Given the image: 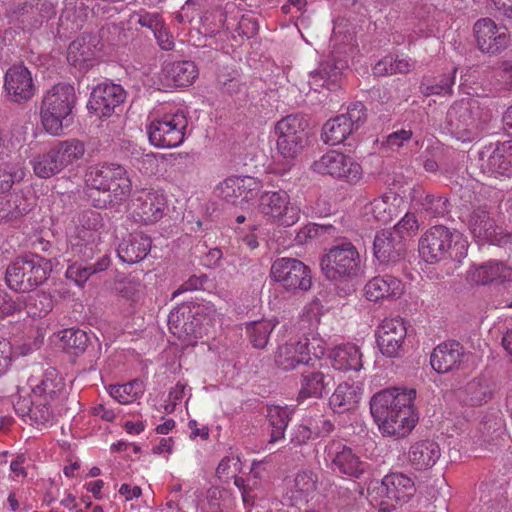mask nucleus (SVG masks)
<instances>
[{
	"label": "nucleus",
	"mask_w": 512,
	"mask_h": 512,
	"mask_svg": "<svg viewBox=\"0 0 512 512\" xmlns=\"http://www.w3.org/2000/svg\"><path fill=\"white\" fill-rule=\"evenodd\" d=\"M374 255L381 263L397 261L405 251V244L391 230H382L375 236Z\"/></svg>",
	"instance_id": "33"
},
{
	"label": "nucleus",
	"mask_w": 512,
	"mask_h": 512,
	"mask_svg": "<svg viewBox=\"0 0 512 512\" xmlns=\"http://www.w3.org/2000/svg\"><path fill=\"white\" fill-rule=\"evenodd\" d=\"M333 384V377L323 371H305L301 375V388L297 400L321 398L328 393Z\"/></svg>",
	"instance_id": "32"
},
{
	"label": "nucleus",
	"mask_w": 512,
	"mask_h": 512,
	"mask_svg": "<svg viewBox=\"0 0 512 512\" xmlns=\"http://www.w3.org/2000/svg\"><path fill=\"white\" fill-rule=\"evenodd\" d=\"M383 436L394 437L396 439L406 437L415 427L418 420L417 413L414 408L408 409L406 416H400V412L387 415L386 421L389 428L384 427V422L378 418H373Z\"/></svg>",
	"instance_id": "36"
},
{
	"label": "nucleus",
	"mask_w": 512,
	"mask_h": 512,
	"mask_svg": "<svg viewBox=\"0 0 512 512\" xmlns=\"http://www.w3.org/2000/svg\"><path fill=\"white\" fill-rule=\"evenodd\" d=\"M414 18L418 21V31L422 34L432 32L440 12L430 3H419L413 10Z\"/></svg>",
	"instance_id": "51"
},
{
	"label": "nucleus",
	"mask_w": 512,
	"mask_h": 512,
	"mask_svg": "<svg viewBox=\"0 0 512 512\" xmlns=\"http://www.w3.org/2000/svg\"><path fill=\"white\" fill-rule=\"evenodd\" d=\"M51 149L61 170L82 159L85 154L84 144L77 139L62 141Z\"/></svg>",
	"instance_id": "45"
},
{
	"label": "nucleus",
	"mask_w": 512,
	"mask_h": 512,
	"mask_svg": "<svg viewBox=\"0 0 512 512\" xmlns=\"http://www.w3.org/2000/svg\"><path fill=\"white\" fill-rule=\"evenodd\" d=\"M457 68H453L450 74L443 75L439 82L429 84L426 82L421 83V90L426 96L430 95H449L452 92V86L455 82V75Z\"/></svg>",
	"instance_id": "56"
},
{
	"label": "nucleus",
	"mask_w": 512,
	"mask_h": 512,
	"mask_svg": "<svg viewBox=\"0 0 512 512\" xmlns=\"http://www.w3.org/2000/svg\"><path fill=\"white\" fill-rule=\"evenodd\" d=\"M324 276L331 281H347L362 273V260L357 248L348 241L333 245L320 259Z\"/></svg>",
	"instance_id": "5"
},
{
	"label": "nucleus",
	"mask_w": 512,
	"mask_h": 512,
	"mask_svg": "<svg viewBox=\"0 0 512 512\" xmlns=\"http://www.w3.org/2000/svg\"><path fill=\"white\" fill-rule=\"evenodd\" d=\"M50 272L51 264L48 260L36 254H27L7 266L5 280L10 289L25 293L42 285Z\"/></svg>",
	"instance_id": "4"
},
{
	"label": "nucleus",
	"mask_w": 512,
	"mask_h": 512,
	"mask_svg": "<svg viewBox=\"0 0 512 512\" xmlns=\"http://www.w3.org/2000/svg\"><path fill=\"white\" fill-rule=\"evenodd\" d=\"M186 384L183 382H177V384L169 391L167 403L165 405V411L172 413L175 410L176 405L181 402L184 397Z\"/></svg>",
	"instance_id": "63"
},
{
	"label": "nucleus",
	"mask_w": 512,
	"mask_h": 512,
	"mask_svg": "<svg viewBox=\"0 0 512 512\" xmlns=\"http://www.w3.org/2000/svg\"><path fill=\"white\" fill-rule=\"evenodd\" d=\"M305 126L298 115H288L275 124L276 149L285 160H293L302 150Z\"/></svg>",
	"instance_id": "13"
},
{
	"label": "nucleus",
	"mask_w": 512,
	"mask_h": 512,
	"mask_svg": "<svg viewBox=\"0 0 512 512\" xmlns=\"http://www.w3.org/2000/svg\"><path fill=\"white\" fill-rule=\"evenodd\" d=\"M110 265V257L107 254L102 255L95 263L84 266L72 264L67 268V278L73 280L77 285H83L91 275L106 270Z\"/></svg>",
	"instance_id": "47"
},
{
	"label": "nucleus",
	"mask_w": 512,
	"mask_h": 512,
	"mask_svg": "<svg viewBox=\"0 0 512 512\" xmlns=\"http://www.w3.org/2000/svg\"><path fill=\"white\" fill-rule=\"evenodd\" d=\"M139 288L140 283L131 279L119 280L115 283L114 287L118 295L130 300H133L136 297L139 292Z\"/></svg>",
	"instance_id": "60"
},
{
	"label": "nucleus",
	"mask_w": 512,
	"mask_h": 512,
	"mask_svg": "<svg viewBox=\"0 0 512 512\" xmlns=\"http://www.w3.org/2000/svg\"><path fill=\"white\" fill-rule=\"evenodd\" d=\"M473 29L478 48L483 53L496 55L509 45L510 36L506 29L497 27L489 18L476 21Z\"/></svg>",
	"instance_id": "20"
},
{
	"label": "nucleus",
	"mask_w": 512,
	"mask_h": 512,
	"mask_svg": "<svg viewBox=\"0 0 512 512\" xmlns=\"http://www.w3.org/2000/svg\"><path fill=\"white\" fill-rule=\"evenodd\" d=\"M132 214L136 221L154 224L164 216L166 198L155 189L135 190L132 198Z\"/></svg>",
	"instance_id": "17"
},
{
	"label": "nucleus",
	"mask_w": 512,
	"mask_h": 512,
	"mask_svg": "<svg viewBox=\"0 0 512 512\" xmlns=\"http://www.w3.org/2000/svg\"><path fill=\"white\" fill-rule=\"evenodd\" d=\"M407 328L402 318H387L382 321L376 331L377 345L383 355L396 357L400 354Z\"/></svg>",
	"instance_id": "21"
},
{
	"label": "nucleus",
	"mask_w": 512,
	"mask_h": 512,
	"mask_svg": "<svg viewBox=\"0 0 512 512\" xmlns=\"http://www.w3.org/2000/svg\"><path fill=\"white\" fill-rule=\"evenodd\" d=\"M13 359V349L7 339H0V376L3 375L11 366Z\"/></svg>",
	"instance_id": "64"
},
{
	"label": "nucleus",
	"mask_w": 512,
	"mask_h": 512,
	"mask_svg": "<svg viewBox=\"0 0 512 512\" xmlns=\"http://www.w3.org/2000/svg\"><path fill=\"white\" fill-rule=\"evenodd\" d=\"M478 166L488 176L512 177V140L485 146L479 153Z\"/></svg>",
	"instance_id": "16"
},
{
	"label": "nucleus",
	"mask_w": 512,
	"mask_h": 512,
	"mask_svg": "<svg viewBox=\"0 0 512 512\" xmlns=\"http://www.w3.org/2000/svg\"><path fill=\"white\" fill-rule=\"evenodd\" d=\"M478 110L477 102L470 99L454 103L447 112L450 133L462 142L474 140L480 126Z\"/></svg>",
	"instance_id": "8"
},
{
	"label": "nucleus",
	"mask_w": 512,
	"mask_h": 512,
	"mask_svg": "<svg viewBox=\"0 0 512 512\" xmlns=\"http://www.w3.org/2000/svg\"><path fill=\"white\" fill-rule=\"evenodd\" d=\"M308 346L306 338L290 339L279 345L274 355L276 366L283 371H291L301 364L309 365L312 358Z\"/></svg>",
	"instance_id": "24"
},
{
	"label": "nucleus",
	"mask_w": 512,
	"mask_h": 512,
	"mask_svg": "<svg viewBox=\"0 0 512 512\" xmlns=\"http://www.w3.org/2000/svg\"><path fill=\"white\" fill-rule=\"evenodd\" d=\"M440 455L438 443L425 439L417 441L410 446L408 459L416 470H426L436 464Z\"/></svg>",
	"instance_id": "35"
},
{
	"label": "nucleus",
	"mask_w": 512,
	"mask_h": 512,
	"mask_svg": "<svg viewBox=\"0 0 512 512\" xmlns=\"http://www.w3.org/2000/svg\"><path fill=\"white\" fill-rule=\"evenodd\" d=\"M4 89L10 101L27 102L35 94L31 72L24 65H13L5 74Z\"/></svg>",
	"instance_id": "23"
},
{
	"label": "nucleus",
	"mask_w": 512,
	"mask_h": 512,
	"mask_svg": "<svg viewBox=\"0 0 512 512\" xmlns=\"http://www.w3.org/2000/svg\"><path fill=\"white\" fill-rule=\"evenodd\" d=\"M471 283L499 287L512 284V267L500 260H489L468 271Z\"/></svg>",
	"instance_id": "22"
},
{
	"label": "nucleus",
	"mask_w": 512,
	"mask_h": 512,
	"mask_svg": "<svg viewBox=\"0 0 512 512\" xmlns=\"http://www.w3.org/2000/svg\"><path fill=\"white\" fill-rule=\"evenodd\" d=\"M328 227L325 225L319 224H309L300 229V231L296 234L295 241L299 245L306 244L309 240L318 237L319 235L325 233Z\"/></svg>",
	"instance_id": "59"
},
{
	"label": "nucleus",
	"mask_w": 512,
	"mask_h": 512,
	"mask_svg": "<svg viewBox=\"0 0 512 512\" xmlns=\"http://www.w3.org/2000/svg\"><path fill=\"white\" fill-rule=\"evenodd\" d=\"M137 23L142 27L150 29L153 34L164 25V22L158 13H149L145 11L138 13Z\"/></svg>",
	"instance_id": "62"
},
{
	"label": "nucleus",
	"mask_w": 512,
	"mask_h": 512,
	"mask_svg": "<svg viewBox=\"0 0 512 512\" xmlns=\"http://www.w3.org/2000/svg\"><path fill=\"white\" fill-rule=\"evenodd\" d=\"M366 109L361 102L348 106L346 113L329 119L323 126L322 139L326 144L338 145L344 142L366 120Z\"/></svg>",
	"instance_id": "11"
},
{
	"label": "nucleus",
	"mask_w": 512,
	"mask_h": 512,
	"mask_svg": "<svg viewBox=\"0 0 512 512\" xmlns=\"http://www.w3.org/2000/svg\"><path fill=\"white\" fill-rule=\"evenodd\" d=\"M362 355L354 344H345L336 347L330 354L332 365L341 371H359L362 367Z\"/></svg>",
	"instance_id": "40"
},
{
	"label": "nucleus",
	"mask_w": 512,
	"mask_h": 512,
	"mask_svg": "<svg viewBox=\"0 0 512 512\" xmlns=\"http://www.w3.org/2000/svg\"><path fill=\"white\" fill-rule=\"evenodd\" d=\"M313 171L338 180L357 183L363 176L361 165L349 155L330 150L312 164Z\"/></svg>",
	"instance_id": "14"
},
{
	"label": "nucleus",
	"mask_w": 512,
	"mask_h": 512,
	"mask_svg": "<svg viewBox=\"0 0 512 512\" xmlns=\"http://www.w3.org/2000/svg\"><path fill=\"white\" fill-rule=\"evenodd\" d=\"M386 497L403 505L408 503L416 493L414 479L401 472H392L385 475L381 482Z\"/></svg>",
	"instance_id": "27"
},
{
	"label": "nucleus",
	"mask_w": 512,
	"mask_h": 512,
	"mask_svg": "<svg viewBox=\"0 0 512 512\" xmlns=\"http://www.w3.org/2000/svg\"><path fill=\"white\" fill-rule=\"evenodd\" d=\"M31 393L59 406L66 398L64 380L56 369L48 368L40 382L32 387Z\"/></svg>",
	"instance_id": "29"
},
{
	"label": "nucleus",
	"mask_w": 512,
	"mask_h": 512,
	"mask_svg": "<svg viewBox=\"0 0 512 512\" xmlns=\"http://www.w3.org/2000/svg\"><path fill=\"white\" fill-rule=\"evenodd\" d=\"M31 165L34 174L43 179L50 178L62 171L52 149L34 157L31 160Z\"/></svg>",
	"instance_id": "50"
},
{
	"label": "nucleus",
	"mask_w": 512,
	"mask_h": 512,
	"mask_svg": "<svg viewBox=\"0 0 512 512\" xmlns=\"http://www.w3.org/2000/svg\"><path fill=\"white\" fill-rule=\"evenodd\" d=\"M27 314L33 318L46 316L53 308V301L49 294L41 292L27 296L25 301Z\"/></svg>",
	"instance_id": "53"
},
{
	"label": "nucleus",
	"mask_w": 512,
	"mask_h": 512,
	"mask_svg": "<svg viewBox=\"0 0 512 512\" xmlns=\"http://www.w3.org/2000/svg\"><path fill=\"white\" fill-rule=\"evenodd\" d=\"M419 230V223L413 213H406L401 220L394 226L393 233L404 241L416 235Z\"/></svg>",
	"instance_id": "58"
},
{
	"label": "nucleus",
	"mask_w": 512,
	"mask_h": 512,
	"mask_svg": "<svg viewBox=\"0 0 512 512\" xmlns=\"http://www.w3.org/2000/svg\"><path fill=\"white\" fill-rule=\"evenodd\" d=\"M169 329L174 335L182 337V335L193 336L197 338L201 335L194 326L193 322L188 323L185 320L184 313H182V319L180 318V309H174L168 316Z\"/></svg>",
	"instance_id": "55"
},
{
	"label": "nucleus",
	"mask_w": 512,
	"mask_h": 512,
	"mask_svg": "<svg viewBox=\"0 0 512 512\" xmlns=\"http://www.w3.org/2000/svg\"><path fill=\"white\" fill-rule=\"evenodd\" d=\"M60 341L63 349L75 356L84 353L90 344L88 334L79 328H68L61 331Z\"/></svg>",
	"instance_id": "49"
},
{
	"label": "nucleus",
	"mask_w": 512,
	"mask_h": 512,
	"mask_svg": "<svg viewBox=\"0 0 512 512\" xmlns=\"http://www.w3.org/2000/svg\"><path fill=\"white\" fill-rule=\"evenodd\" d=\"M473 237L479 242H488L493 245L504 246L512 241V234L505 233L497 225L488 212L483 208L472 211L468 221Z\"/></svg>",
	"instance_id": "18"
},
{
	"label": "nucleus",
	"mask_w": 512,
	"mask_h": 512,
	"mask_svg": "<svg viewBox=\"0 0 512 512\" xmlns=\"http://www.w3.org/2000/svg\"><path fill=\"white\" fill-rule=\"evenodd\" d=\"M81 228L88 232L99 233V229L103 226L101 215L95 211L85 212L80 220Z\"/></svg>",
	"instance_id": "61"
},
{
	"label": "nucleus",
	"mask_w": 512,
	"mask_h": 512,
	"mask_svg": "<svg viewBox=\"0 0 512 512\" xmlns=\"http://www.w3.org/2000/svg\"><path fill=\"white\" fill-rule=\"evenodd\" d=\"M324 459L333 472L351 478H360L368 468L367 462L341 440L333 439L326 444Z\"/></svg>",
	"instance_id": "12"
},
{
	"label": "nucleus",
	"mask_w": 512,
	"mask_h": 512,
	"mask_svg": "<svg viewBox=\"0 0 512 512\" xmlns=\"http://www.w3.org/2000/svg\"><path fill=\"white\" fill-rule=\"evenodd\" d=\"M259 212L270 222L290 227L300 219V209L291 203L284 190L264 191L259 197Z\"/></svg>",
	"instance_id": "9"
},
{
	"label": "nucleus",
	"mask_w": 512,
	"mask_h": 512,
	"mask_svg": "<svg viewBox=\"0 0 512 512\" xmlns=\"http://www.w3.org/2000/svg\"><path fill=\"white\" fill-rule=\"evenodd\" d=\"M99 242V233L78 230L77 235L70 241V247L74 257L87 262L99 251Z\"/></svg>",
	"instance_id": "41"
},
{
	"label": "nucleus",
	"mask_w": 512,
	"mask_h": 512,
	"mask_svg": "<svg viewBox=\"0 0 512 512\" xmlns=\"http://www.w3.org/2000/svg\"><path fill=\"white\" fill-rule=\"evenodd\" d=\"M109 394L119 403L129 404L143 394V385L139 380H134L122 385H111Z\"/></svg>",
	"instance_id": "52"
},
{
	"label": "nucleus",
	"mask_w": 512,
	"mask_h": 512,
	"mask_svg": "<svg viewBox=\"0 0 512 512\" xmlns=\"http://www.w3.org/2000/svg\"><path fill=\"white\" fill-rule=\"evenodd\" d=\"M416 392L413 389L391 388L376 393L370 400V412L373 418H378L386 423L387 415L400 412V416H406L408 409L414 408L413 401Z\"/></svg>",
	"instance_id": "10"
},
{
	"label": "nucleus",
	"mask_w": 512,
	"mask_h": 512,
	"mask_svg": "<svg viewBox=\"0 0 512 512\" xmlns=\"http://www.w3.org/2000/svg\"><path fill=\"white\" fill-rule=\"evenodd\" d=\"M256 186L257 183L252 177H229L217 185L215 193L227 202L234 203L240 197L247 199Z\"/></svg>",
	"instance_id": "37"
},
{
	"label": "nucleus",
	"mask_w": 512,
	"mask_h": 512,
	"mask_svg": "<svg viewBox=\"0 0 512 512\" xmlns=\"http://www.w3.org/2000/svg\"><path fill=\"white\" fill-rule=\"evenodd\" d=\"M365 296L370 301L395 299L402 295L403 287L399 279L391 275L376 276L367 282Z\"/></svg>",
	"instance_id": "31"
},
{
	"label": "nucleus",
	"mask_w": 512,
	"mask_h": 512,
	"mask_svg": "<svg viewBox=\"0 0 512 512\" xmlns=\"http://www.w3.org/2000/svg\"><path fill=\"white\" fill-rule=\"evenodd\" d=\"M271 279L290 292L308 291L312 286L311 271L296 258H277L270 269Z\"/></svg>",
	"instance_id": "7"
},
{
	"label": "nucleus",
	"mask_w": 512,
	"mask_h": 512,
	"mask_svg": "<svg viewBox=\"0 0 512 512\" xmlns=\"http://www.w3.org/2000/svg\"><path fill=\"white\" fill-rule=\"evenodd\" d=\"M468 246V241L458 231L435 225L419 239V254L429 264L447 259L461 262L467 256Z\"/></svg>",
	"instance_id": "2"
},
{
	"label": "nucleus",
	"mask_w": 512,
	"mask_h": 512,
	"mask_svg": "<svg viewBox=\"0 0 512 512\" xmlns=\"http://www.w3.org/2000/svg\"><path fill=\"white\" fill-rule=\"evenodd\" d=\"M494 384L485 377L474 378L465 387L466 402L471 406L487 403L492 399Z\"/></svg>",
	"instance_id": "46"
},
{
	"label": "nucleus",
	"mask_w": 512,
	"mask_h": 512,
	"mask_svg": "<svg viewBox=\"0 0 512 512\" xmlns=\"http://www.w3.org/2000/svg\"><path fill=\"white\" fill-rule=\"evenodd\" d=\"M347 68V60L333 56L322 63L318 70L310 73L309 83L315 91L323 87L335 90L339 86L343 71Z\"/></svg>",
	"instance_id": "26"
},
{
	"label": "nucleus",
	"mask_w": 512,
	"mask_h": 512,
	"mask_svg": "<svg viewBox=\"0 0 512 512\" xmlns=\"http://www.w3.org/2000/svg\"><path fill=\"white\" fill-rule=\"evenodd\" d=\"M317 487V476L312 471H300L293 480V484L288 491V497L294 501L292 505L298 502H308V497L313 494Z\"/></svg>",
	"instance_id": "43"
},
{
	"label": "nucleus",
	"mask_w": 512,
	"mask_h": 512,
	"mask_svg": "<svg viewBox=\"0 0 512 512\" xmlns=\"http://www.w3.org/2000/svg\"><path fill=\"white\" fill-rule=\"evenodd\" d=\"M464 354L459 342L446 341L433 349L430 364L437 373L445 374L460 368Z\"/></svg>",
	"instance_id": "25"
},
{
	"label": "nucleus",
	"mask_w": 512,
	"mask_h": 512,
	"mask_svg": "<svg viewBox=\"0 0 512 512\" xmlns=\"http://www.w3.org/2000/svg\"><path fill=\"white\" fill-rule=\"evenodd\" d=\"M187 125V117L180 110L157 116L147 127L149 141L158 148L178 147L184 142Z\"/></svg>",
	"instance_id": "6"
},
{
	"label": "nucleus",
	"mask_w": 512,
	"mask_h": 512,
	"mask_svg": "<svg viewBox=\"0 0 512 512\" xmlns=\"http://www.w3.org/2000/svg\"><path fill=\"white\" fill-rule=\"evenodd\" d=\"M125 98L126 92L121 85L103 82L92 90L87 107L97 116L110 117Z\"/></svg>",
	"instance_id": "19"
},
{
	"label": "nucleus",
	"mask_w": 512,
	"mask_h": 512,
	"mask_svg": "<svg viewBox=\"0 0 512 512\" xmlns=\"http://www.w3.org/2000/svg\"><path fill=\"white\" fill-rule=\"evenodd\" d=\"M274 327L275 324L269 320H262L248 324L246 330L252 345L258 349L265 348Z\"/></svg>",
	"instance_id": "54"
},
{
	"label": "nucleus",
	"mask_w": 512,
	"mask_h": 512,
	"mask_svg": "<svg viewBox=\"0 0 512 512\" xmlns=\"http://www.w3.org/2000/svg\"><path fill=\"white\" fill-rule=\"evenodd\" d=\"M397 197L393 194H385L366 204L362 209V216L368 221L380 224L391 222L397 215Z\"/></svg>",
	"instance_id": "34"
},
{
	"label": "nucleus",
	"mask_w": 512,
	"mask_h": 512,
	"mask_svg": "<svg viewBox=\"0 0 512 512\" xmlns=\"http://www.w3.org/2000/svg\"><path fill=\"white\" fill-rule=\"evenodd\" d=\"M162 74L168 85L186 87L198 76V69L192 61H174L165 63Z\"/></svg>",
	"instance_id": "38"
},
{
	"label": "nucleus",
	"mask_w": 512,
	"mask_h": 512,
	"mask_svg": "<svg viewBox=\"0 0 512 512\" xmlns=\"http://www.w3.org/2000/svg\"><path fill=\"white\" fill-rule=\"evenodd\" d=\"M25 176L24 170L13 164L0 166V193L11 189L16 181H21Z\"/></svg>",
	"instance_id": "57"
},
{
	"label": "nucleus",
	"mask_w": 512,
	"mask_h": 512,
	"mask_svg": "<svg viewBox=\"0 0 512 512\" xmlns=\"http://www.w3.org/2000/svg\"><path fill=\"white\" fill-rule=\"evenodd\" d=\"M30 211V205L20 194L0 197V223L19 219Z\"/></svg>",
	"instance_id": "44"
},
{
	"label": "nucleus",
	"mask_w": 512,
	"mask_h": 512,
	"mask_svg": "<svg viewBox=\"0 0 512 512\" xmlns=\"http://www.w3.org/2000/svg\"><path fill=\"white\" fill-rule=\"evenodd\" d=\"M361 389L348 382L340 383L329 399V405L336 413H344L355 408L361 399Z\"/></svg>",
	"instance_id": "39"
},
{
	"label": "nucleus",
	"mask_w": 512,
	"mask_h": 512,
	"mask_svg": "<svg viewBox=\"0 0 512 512\" xmlns=\"http://www.w3.org/2000/svg\"><path fill=\"white\" fill-rule=\"evenodd\" d=\"M151 239L142 233H133L123 239L117 249L119 259L134 264L146 258L151 250Z\"/></svg>",
	"instance_id": "30"
},
{
	"label": "nucleus",
	"mask_w": 512,
	"mask_h": 512,
	"mask_svg": "<svg viewBox=\"0 0 512 512\" xmlns=\"http://www.w3.org/2000/svg\"><path fill=\"white\" fill-rule=\"evenodd\" d=\"M100 40L97 35L92 33H83L68 47L67 60L74 67L84 70L89 67V62L96 55Z\"/></svg>",
	"instance_id": "28"
},
{
	"label": "nucleus",
	"mask_w": 512,
	"mask_h": 512,
	"mask_svg": "<svg viewBox=\"0 0 512 512\" xmlns=\"http://www.w3.org/2000/svg\"><path fill=\"white\" fill-rule=\"evenodd\" d=\"M412 200L432 217H443L449 213V200L442 195L426 193L421 189H414Z\"/></svg>",
	"instance_id": "42"
},
{
	"label": "nucleus",
	"mask_w": 512,
	"mask_h": 512,
	"mask_svg": "<svg viewBox=\"0 0 512 512\" xmlns=\"http://www.w3.org/2000/svg\"><path fill=\"white\" fill-rule=\"evenodd\" d=\"M84 179L91 191L89 197L93 205L101 209L122 204L132 190L128 171L118 163L92 165L88 167Z\"/></svg>",
	"instance_id": "1"
},
{
	"label": "nucleus",
	"mask_w": 512,
	"mask_h": 512,
	"mask_svg": "<svg viewBox=\"0 0 512 512\" xmlns=\"http://www.w3.org/2000/svg\"><path fill=\"white\" fill-rule=\"evenodd\" d=\"M15 413L25 423L36 428H43L51 425L56 415L58 406L52 404L45 398L33 393L26 396H19L13 402Z\"/></svg>",
	"instance_id": "15"
},
{
	"label": "nucleus",
	"mask_w": 512,
	"mask_h": 512,
	"mask_svg": "<svg viewBox=\"0 0 512 512\" xmlns=\"http://www.w3.org/2000/svg\"><path fill=\"white\" fill-rule=\"evenodd\" d=\"M291 411L288 407L271 405L267 407L266 417L271 427L269 443H275L284 438L285 430L290 421Z\"/></svg>",
	"instance_id": "48"
},
{
	"label": "nucleus",
	"mask_w": 512,
	"mask_h": 512,
	"mask_svg": "<svg viewBox=\"0 0 512 512\" xmlns=\"http://www.w3.org/2000/svg\"><path fill=\"white\" fill-rule=\"evenodd\" d=\"M75 104L76 94L72 85L62 82L48 89L40 106V119L45 131L50 135L60 136L64 122L72 113Z\"/></svg>",
	"instance_id": "3"
}]
</instances>
